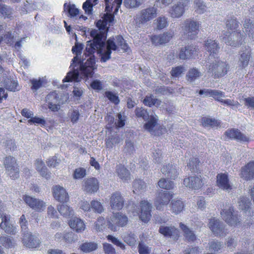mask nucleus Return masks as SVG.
<instances>
[{
  "instance_id": "1",
  "label": "nucleus",
  "mask_w": 254,
  "mask_h": 254,
  "mask_svg": "<svg viewBox=\"0 0 254 254\" xmlns=\"http://www.w3.org/2000/svg\"><path fill=\"white\" fill-rule=\"evenodd\" d=\"M102 24L101 20L98 21L97 23V27L99 29H92L90 31V34L93 40H89L86 42L85 54L88 56L91 55L97 51L98 53L102 55L101 61L106 62L111 58V50L116 51L117 49V46L113 39L110 38L106 41V49L104 50L107 33L105 25L100 26Z\"/></svg>"
},
{
  "instance_id": "2",
  "label": "nucleus",
  "mask_w": 254,
  "mask_h": 254,
  "mask_svg": "<svg viewBox=\"0 0 254 254\" xmlns=\"http://www.w3.org/2000/svg\"><path fill=\"white\" fill-rule=\"evenodd\" d=\"M157 8L154 6H149L141 10L136 16V23L139 26L152 20L157 15Z\"/></svg>"
},
{
  "instance_id": "3",
  "label": "nucleus",
  "mask_w": 254,
  "mask_h": 254,
  "mask_svg": "<svg viewBox=\"0 0 254 254\" xmlns=\"http://www.w3.org/2000/svg\"><path fill=\"white\" fill-rule=\"evenodd\" d=\"M84 52H85V51ZM84 55L85 56L84 60L88 56H89V58L85 63L83 62V58L82 60L79 59V61L77 62L80 64V72L81 74L86 77H91L93 74L94 66L95 64L96 58L95 56L93 55V54L88 56V55H85V53H84Z\"/></svg>"
},
{
  "instance_id": "4",
  "label": "nucleus",
  "mask_w": 254,
  "mask_h": 254,
  "mask_svg": "<svg viewBox=\"0 0 254 254\" xmlns=\"http://www.w3.org/2000/svg\"><path fill=\"white\" fill-rule=\"evenodd\" d=\"M245 37V35L242 34L241 32L227 31L222 36V40L227 45L236 47L242 45Z\"/></svg>"
},
{
  "instance_id": "5",
  "label": "nucleus",
  "mask_w": 254,
  "mask_h": 254,
  "mask_svg": "<svg viewBox=\"0 0 254 254\" xmlns=\"http://www.w3.org/2000/svg\"><path fill=\"white\" fill-rule=\"evenodd\" d=\"M128 222L127 216L121 213H113L107 221L108 228L115 232L119 229L120 227L126 226Z\"/></svg>"
},
{
  "instance_id": "6",
  "label": "nucleus",
  "mask_w": 254,
  "mask_h": 254,
  "mask_svg": "<svg viewBox=\"0 0 254 254\" xmlns=\"http://www.w3.org/2000/svg\"><path fill=\"white\" fill-rule=\"evenodd\" d=\"M98 0H87L84 2L82 5V8L85 13L90 14H91L93 6L97 3ZM107 3V8L111 9H115V11H118V8L122 3L123 0H106Z\"/></svg>"
},
{
  "instance_id": "7",
  "label": "nucleus",
  "mask_w": 254,
  "mask_h": 254,
  "mask_svg": "<svg viewBox=\"0 0 254 254\" xmlns=\"http://www.w3.org/2000/svg\"><path fill=\"white\" fill-rule=\"evenodd\" d=\"M229 68V65L226 62L215 61L209 65L208 72L212 73L214 78H218L225 75Z\"/></svg>"
},
{
  "instance_id": "8",
  "label": "nucleus",
  "mask_w": 254,
  "mask_h": 254,
  "mask_svg": "<svg viewBox=\"0 0 254 254\" xmlns=\"http://www.w3.org/2000/svg\"><path fill=\"white\" fill-rule=\"evenodd\" d=\"M3 165L11 179L15 180L19 177V170L14 157L11 156L6 157L3 161Z\"/></svg>"
},
{
  "instance_id": "9",
  "label": "nucleus",
  "mask_w": 254,
  "mask_h": 254,
  "mask_svg": "<svg viewBox=\"0 0 254 254\" xmlns=\"http://www.w3.org/2000/svg\"><path fill=\"white\" fill-rule=\"evenodd\" d=\"M200 24L198 22L191 19L184 21L182 30L187 38L192 39L198 33Z\"/></svg>"
},
{
  "instance_id": "10",
  "label": "nucleus",
  "mask_w": 254,
  "mask_h": 254,
  "mask_svg": "<svg viewBox=\"0 0 254 254\" xmlns=\"http://www.w3.org/2000/svg\"><path fill=\"white\" fill-rule=\"evenodd\" d=\"M221 215L223 220L229 225L235 226L241 222L240 217L234 211L232 207L222 210Z\"/></svg>"
},
{
  "instance_id": "11",
  "label": "nucleus",
  "mask_w": 254,
  "mask_h": 254,
  "mask_svg": "<svg viewBox=\"0 0 254 254\" xmlns=\"http://www.w3.org/2000/svg\"><path fill=\"white\" fill-rule=\"evenodd\" d=\"M64 8V11L68 14L67 16L76 23H79L81 20H85L87 19V17L83 15H79V9L73 4L65 3Z\"/></svg>"
},
{
  "instance_id": "12",
  "label": "nucleus",
  "mask_w": 254,
  "mask_h": 254,
  "mask_svg": "<svg viewBox=\"0 0 254 254\" xmlns=\"http://www.w3.org/2000/svg\"><path fill=\"white\" fill-rule=\"evenodd\" d=\"M177 2L174 3L169 10V13L172 18H179L185 12V7L187 5L189 0H176Z\"/></svg>"
},
{
  "instance_id": "13",
  "label": "nucleus",
  "mask_w": 254,
  "mask_h": 254,
  "mask_svg": "<svg viewBox=\"0 0 254 254\" xmlns=\"http://www.w3.org/2000/svg\"><path fill=\"white\" fill-rule=\"evenodd\" d=\"M172 197V195L166 191L159 192L154 203L156 209L163 210L164 207L168 204Z\"/></svg>"
},
{
  "instance_id": "14",
  "label": "nucleus",
  "mask_w": 254,
  "mask_h": 254,
  "mask_svg": "<svg viewBox=\"0 0 254 254\" xmlns=\"http://www.w3.org/2000/svg\"><path fill=\"white\" fill-rule=\"evenodd\" d=\"M22 242L25 246L29 249L39 247L41 241L37 235H32L31 233H24Z\"/></svg>"
},
{
  "instance_id": "15",
  "label": "nucleus",
  "mask_w": 254,
  "mask_h": 254,
  "mask_svg": "<svg viewBox=\"0 0 254 254\" xmlns=\"http://www.w3.org/2000/svg\"><path fill=\"white\" fill-rule=\"evenodd\" d=\"M209 227L216 236H225L226 230L224 229L223 222L218 219L213 218L210 220Z\"/></svg>"
},
{
  "instance_id": "16",
  "label": "nucleus",
  "mask_w": 254,
  "mask_h": 254,
  "mask_svg": "<svg viewBox=\"0 0 254 254\" xmlns=\"http://www.w3.org/2000/svg\"><path fill=\"white\" fill-rule=\"evenodd\" d=\"M225 134L229 138L241 143L248 142L250 141V138L242 133L238 129H228L225 131Z\"/></svg>"
},
{
  "instance_id": "17",
  "label": "nucleus",
  "mask_w": 254,
  "mask_h": 254,
  "mask_svg": "<svg viewBox=\"0 0 254 254\" xmlns=\"http://www.w3.org/2000/svg\"><path fill=\"white\" fill-rule=\"evenodd\" d=\"M205 180L201 178V176H192L185 178L184 180V184L190 188L194 190L200 189L204 184Z\"/></svg>"
},
{
  "instance_id": "18",
  "label": "nucleus",
  "mask_w": 254,
  "mask_h": 254,
  "mask_svg": "<svg viewBox=\"0 0 254 254\" xmlns=\"http://www.w3.org/2000/svg\"><path fill=\"white\" fill-rule=\"evenodd\" d=\"M0 228L6 233L14 235L16 233V228L10 222V217L3 214L0 221Z\"/></svg>"
},
{
  "instance_id": "19",
  "label": "nucleus",
  "mask_w": 254,
  "mask_h": 254,
  "mask_svg": "<svg viewBox=\"0 0 254 254\" xmlns=\"http://www.w3.org/2000/svg\"><path fill=\"white\" fill-rule=\"evenodd\" d=\"M22 198L27 205L36 211H40L45 207V203L43 201L29 195H24Z\"/></svg>"
},
{
  "instance_id": "20",
  "label": "nucleus",
  "mask_w": 254,
  "mask_h": 254,
  "mask_svg": "<svg viewBox=\"0 0 254 254\" xmlns=\"http://www.w3.org/2000/svg\"><path fill=\"white\" fill-rule=\"evenodd\" d=\"M110 206L113 210H120L123 207L124 200L119 192H115L112 194L110 197Z\"/></svg>"
},
{
  "instance_id": "21",
  "label": "nucleus",
  "mask_w": 254,
  "mask_h": 254,
  "mask_svg": "<svg viewBox=\"0 0 254 254\" xmlns=\"http://www.w3.org/2000/svg\"><path fill=\"white\" fill-rule=\"evenodd\" d=\"M238 61L239 66L242 68L246 67L251 58V51L249 47H245L240 52Z\"/></svg>"
},
{
  "instance_id": "22",
  "label": "nucleus",
  "mask_w": 254,
  "mask_h": 254,
  "mask_svg": "<svg viewBox=\"0 0 254 254\" xmlns=\"http://www.w3.org/2000/svg\"><path fill=\"white\" fill-rule=\"evenodd\" d=\"M152 208L151 204L146 200H142L140 202V219L146 222L149 221L151 217V209Z\"/></svg>"
},
{
  "instance_id": "23",
  "label": "nucleus",
  "mask_w": 254,
  "mask_h": 254,
  "mask_svg": "<svg viewBox=\"0 0 254 254\" xmlns=\"http://www.w3.org/2000/svg\"><path fill=\"white\" fill-rule=\"evenodd\" d=\"M83 187L86 192H95L99 189V183L96 178H88L84 181Z\"/></svg>"
},
{
  "instance_id": "24",
  "label": "nucleus",
  "mask_w": 254,
  "mask_h": 254,
  "mask_svg": "<svg viewBox=\"0 0 254 254\" xmlns=\"http://www.w3.org/2000/svg\"><path fill=\"white\" fill-rule=\"evenodd\" d=\"M161 171L166 177L170 179L175 180L179 175L177 166L170 164L163 166Z\"/></svg>"
},
{
  "instance_id": "25",
  "label": "nucleus",
  "mask_w": 254,
  "mask_h": 254,
  "mask_svg": "<svg viewBox=\"0 0 254 254\" xmlns=\"http://www.w3.org/2000/svg\"><path fill=\"white\" fill-rule=\"evenodd\" d=\"M53 194L55 198L60 202H66L68 199V194L62 187L55 186L53 188Z\"/></svg>"
},
{
  "instance_id": "26",
  "label": "nucleus",
  "mask_w": 254,
  "mask_h": 254,
  "mask_svg": "<svg viewBox=\"0 0 254 254\" xmlns=\"http://www.w3.org/2000/svg\"><path fill=\"white\" fill-rule=\"evenodd\" d=\"M217 186L223 190H230L232 187L230 184L228 175L226 174H218L216 176Z\"/></svg>"
},
{
  "instance_id": "27",
  "label": "nucleus",
  "mask_w": 254,
  "mask_h": 254,
  "mask_svg": "<svg viewBox=\"0 0 254 254\" xmlns=\"http://www.w3.org/2000/svg\"><path fill=\"white\" fill-rule=\"evenodd\" d=\"M242 177L246 180L254 178V161L250 162L243 167L241 173Z\"/></svg>"
},
{
  "instance_id": "28",
  "label": "nucleus",
  "mask_w": 254,
  "mask_h": 254,
  "mask_svg": "<svg viewBox=\"0 0 254 254\" xmlns=\"http://www.w3.org/2000/svg\"><path fill=\"white\" fill-rule=\"evenodd\" d=\"M173 36V32H168L162 34L152 36L151 40L152 43L156 45L165 44L171 40Z\"/></svg>"
},
{
  "instance_id": "29",
  "label": "nucleus",
  "mask_w": 254,
  "mask_h": 254,
  "mask_svg": "<svg viewBox=\"0 0 254 254\" xmlns=\"http://www.w3.org/2000/svg\"><path fill=\"white\" fill-rule=\"evenodd\" d=\"M196 54L195 48L192 46H188L181 49L179 56L182 60L192 58Z\"/></svg>"
},
{
  "instance_id": "30",
  "label": "nucleus",
  "mask_w": 254,
  "mask_h": 254,
  "mask_svg": "<svg viewBox=\"0 0 254 254\" xmlns=\"http://www.w3.org/2000/svg\"><path fill=\"white\" fill-rule=\"evenodd\" d=\"M159 231L165 237H172L174 239H178L179 237V231L174 227L161 226Z\"/></svg>"
},
{
  "instance_id": "31",
  "label": "nucleus",
  "mask_w": 254,
  "mask_h": 254,
  "mask_svg": "<svg viewBox=\"0 0 254 254\" xmlns=\"http://www.w3.org/2000/svg\"><path fill=\"white\" fill-rule=\"evenodd\" d=\"M180 227L183 231L184 236L186 241L191 243L196 240V236L192 230L182 223H180Z\"/></svg>"
},
{
  "instance_id": "32",
  "label": "nucleus",
  "mask_w": 254,
  "mask_h": 254,
  "mask_svg": "<svg viewBox=\"0 0 254 254\" xmlns=\"http://www.w3.org/2000/svg\"><path fill=\"white\" fill-rule=\"evenodd\" d=\"M69 225L72 229L78 233L82 232L85 227L83 221L77 217L72 218L69 222Z\"/></svg>"
},
{
  "instance_id": "33",
  "label": "nucleus",
  "mask_w": 254,
  "mask_h": 254,
  "mask_svg": "<svg viewBox=\"0 0 254 254\" xmlns=\"http://www.w3.org/2000/svg\"><path fill=\"white\" fill-rule=\"evenodd\" d=\"M201 75V72L198 69L194 67L191 68L189 70L186 74V79L188 82L192 83L198 79Z\"/></svg>"
},
{
  "instance_id": "34",
  "label": "nucleus",
  "mask_w": 254,
  "mask_h": 254,
  "mask_svg": "<svg viewBox=\"0 0 254 254\" xmlns=\"http://www.w3.org/2000/svg\"><path fill=\"white\" fill-rule=\"evenodd\" d=\"M206 50L210 53V56H213L218 52L219 47L215 40L208 39L205 44Z\"/></svg>"
},
{
  "instance_id": "35",
  "label": "nucleus",
  "mask_w": 254,
  "mask_h": 254,
  "mask_svg": "<svg viewBox=\"0 0 254 254\" xmlns=\"http://www.w3.org/2000/svg\"><path fill=\"white\" fill-rule=\"evenodd\" d=\"M243 27L245 29L246 34L254 41V23L251 19H246L243 23Z\"/></svg>"
},
{
  "instance_id": "36",
  "label": "nucleus",
  "mask_w": 254,
  "mask_h": 254,
  "mask_svg": "<svg viewBox=\"0 0 254 254\" xmlns=\"http://www.w3.org/2000/svg\"><path fill=\"white\" fill-rule=\"evenodd\" d=\"M84 48V45L81 43H75L74 46L72 48V52L76 55V56L72 60V63L71 64L70 67L73 66L74 64L79 61L78 56H80L82 51Z\"/></svg>"
},
{
  "instance_id": "37",
  "label": "nucleus",
  "mask_w": 254,
  "mask_h": 254,
  "mask_svg": "<svg viewBox=\"0 0 254 254\" xmlns=\"http://www.w3.org/2000/svg\"><path fill=\"white\" fill-rule=\"evenodd\" d=\"M172 212L178 214L182 211L184 208V203L181 199H173L170 204Z\"/></svg>"
},
{
  "instance_id": "38",
  "label": "nucleus",
  "mask_w": 254,
  "mask_h": 254,
  "mask_svg": "<svg viewBox=\"0 0 254 254\" xmlns=\"http://www.w3.org/2000/svg\"><path fill=\"white\" fill-rule=\"evenodd\" d=\"M35 166L36 170L40 172V174L46 178H49L50 177L51 173L48 172L47 168L45 166L44 162L40 160H37Z\"/></svg>"
},
{
  "instance_id": "39",
  "label": "nucleus",
  "mask_w": 254,
  "mask_h": 254,
  "mask_svg": "<svg viewBox=\"0 0 254 254\" xmlns=\"http://www.w3.org/2000/svg\"><path fill=\"white\" fill-rule=\"evenodd\" d=\"M2 84L4 88L10 91L14 92L16 90H19L18 88V84L17 81L10 78L5 79L3 81Z\"/></svg>"
},
{
  "instance_id": "40",
  "label": "nucleus",
  "mask_w": 254,
  "mask_h": 254,
  "mask_svg": "<svg viewBox=\"0 0 254 254\" xmlns=\"http://www.w3.org/2000/svg\"><path fill=\"white\" fill-rule=\"evenodd\" d=\"M116 172L122 180H127L129 178V172L124 165L119 164L117 166Z\"/></svg>"
},
{
  "instance_id": "41",
  "label": "nucleus",
  "mask_w": 254,
  "mask_h": 254,
  "mask_svg": "<svg viewBox=\"0 0 254 254\" xmlns=\"http://www.w3.org/2000/svg\"><path fill=\"white\" fill-rule=\"evenodd\" d=\"M79 71L77 69H74L72 71H69L67 73L66 76L63 79V82H70L74 81L78 82L79 81Z\"/></svg>"
},
{
  "instance_id": "42",
  "label": "nucleus",
  "mask_w": 254,
  "mask_h": 254,
  "mask_svg": "<svg viewBox=\"0 0 254 254\" xmlns=\"http://www.w3.org/2000/svg\"><path fill=\"white\" fill-rule=\"evenodd\" d=\"M143 103L145 105L150 107L152 106H158L161 104V101L155 98L152 95L146 96L143 100Z\"/></svg>"
},
{
  "instance_id": "43",
  "label": "nucleus",
  "mask_w": 254,
  "mask_h": 254,
  "mask_svg": "<svg viewBox=\"0 0 254 254\" xmlns=\"http://www.w3.org/2000/svg\"><path fill=\"white\" fill-rule=\"evenodd\" d=\"M201 123L204 127H215L219 126L220 122L215 119L209 118H203L201 119Z\"/></svg>"
},
{
  "instance_id": "44",
  "label": "nucleus",
  "mask_w": 254,
  "mask_h": 254,
  "mask_svg": "<svg viewBox=\"0 0 254 254\" xmlns=\"http://www.w3.org/2000/svg\"><path fill=\"white\" fill-rule=\"evenodd\" d=\"M59 212L64 217L70 216L73 215V210L71 208L65 204H62L58 206Z\"/></svg>"
},
{
  "instance_id": "45",
  "label": "nucleus",
  "mask_w": 254,
  "mask_h": 254,
  "mask_svg": "<svg viewBox=\"0 0 254 254\" xmlns=\"http://www.w3.org/2000/svg\"><path fill=\"white\" fill-rule=\"evenodd\" d=\"M143 0H124V5L128 9L136 8L141 5Z\"/></svg>"
},
{
  "instance_id": "46",
  "label": "nucleus",
  "mask_w": 254,
  "mask_h": 254,
  "mask_svg": "<svg viewBox=\"0 0 254 254\" xmlns=\"http://www.w3.org/2000/svg\"><path fill=\"white\" fill-rule=\"evenodd\" d=\"M194 5L195 11L198 13H203L206 11V5L202 0H194Z\"/></svg>"
},
{
  "instance_id": "47",
  "label": "nucleus",
  "mask_w": 254,
  "mask_h": 254,
  "mask_svg": "<svg viewBox=\"0 0 254 254\" xmlns=\"http://www.w3.org/2000/svg\"><path fill=\"white\" fill-rule=\"evenodd\" d=\"M121 140L119 136L109 137L106 141V147L108 149H112L114 145L118 144Z\"/></svg>"
},
{
  "instance_id": "48",
  "label": "nucleus",
  "mask_w": 254,
  "mask_h": 254,
  "mask_svg": "<svg viewBox=\"0 0 254 254\" xmlns=\"http://www.w3.org/2000/svg\"><path fill=\"white\" fill-rule=\"evenodd\" d=\"M160 188L165 190H170L174 188V184L173 181H168L165 179H161L158 183Z\"/></svg>"
},
{
  "instance_id": "49",
  "label": "nucleus",
  "mask_w": 254,
  "mask_h": 254,
  "mask_svg": "<svg viewBox=\"0 0 254 254\" xmlns=\"http://www.w3.org/2000/svg\"><path fill=\"white\" fill-rule=\"evenodd\" d=\"M226 27L230 29H235L239 26V22L234 16L228 17L226 21Z\"/></svg>"
},
{
  "instance_id": "50",
  "label": "nucleus",
  "mask_w": 254,
  "mask_h": 254,
  "mask_svg": "<svg viewBox=\"0 0 254 254\" xmlns=\"http://www.w3.org/2000/svg\"><path fill=\"white\" fill-rule=\"evenodd\" d=\"M239 206L240 209L247 212L250 207L251 202L249 199L245 197H240L239 201Z\"/></svg>"
},
{
  "instance_id": "51",
  "label": "nucleus",
  "mask_w": 254,
  "mask_h": 254,
  "mask_svg": "<svg viewBox=\"0 0 254 254\" xmlns=\"http://www.w3.org/2000/svg\"><path fill=\"white\" fill-rule=\"evenodd\" d=\"M46 101L48 104H58L60 103L59 97L56 91L50 93L46 97Z\"/></svg>"
},
{
  "instance_id": "52",
  "label": "nucleus",
  "mask_w": 254,
  "mask_h": 254,
  "mask_svg": "<svg viewBox=\"0 0 254 254\" xmlns=\"http://www.w3.org/2000/svg\"><path fill=\"white\" fill-rule=\"evenodd\" d=\"M135 114L137 117L142 118L144 121H147L150 116L146 110L142 108H136L135 110Z\"/></svg>"
},
{
  "instance_id": "53",
  "label": "nucleus",
  "mask_w": 254,
  "mask_h": 254,
  "mask_svg": "<svg viewBox=\"0 0 254 254\" xmlns=\"http://www.w3.org/2000/svg\"><path fill=\"white\" fill-rule=\"evenodd\" d=\"M68 117L72 124L76 123L79 118L80 113L77 109H71L68 113Z\"/></svg>"
},
{
  "instance_id": "54",
  "label": "nucleus",
  "mask_w": 254,
  "mask_h": 254,
  "mask_svg": "<svg viewBox=\"0 0 254 254\" xmlns=\"http://www.w3.org/2000/svg\"><path fill=\"white\" fill-rule=\"evenodd\" d=\"M156 124V119L152 116L149 117L148 122L144 125V128L149 132H151Z\"/></svg>"
},
{
  "instance_id": "55",
  "label": "nucleus",
  "mask_w": 254,
  "mask_h": 254,
  "mask_svg": "<svg viewBox=\"0 0 254 254\" xmlns=\"http://www.w3.org/2000/svg\"><path fill=\"white\" fill-rule=\"evenodd\" d=\"M116 45L121 47L124 51L127 52L128 51V47L125 40L122 36H117L116 37Z\"/></svg>"
},
{
  "instance_id": "56",
  "label": "nucleus",
  "mask_w": 254,
  "mask_h": 254,
  "mask_svg": "<svg viewBox=\"0 0 254 254\" xmlns=\"http://www.w3.org/2000/svg\"><path fill=\"white\" fill-rule=\"evenodd\" d=\"M81 250L85 253H89L97 249V245L93 243H85L80 246Z\"/></svg>"
},
{
  "instance_id": "57",
  "label": "nucleus",
  "mask_w": 254,
  "mask_h": 254,
  "mask_svg": "<svg viewBox=\"0 0 254 254\" xmlns=\"http://www.w3.org/2000/svg\"><path fill=\"white\" fill-rule=\"evenodd\" d=\"M124 239L125 242L130 246L134 245L136 242V236L131 232L125 234Z\"/></svg>"
},
{
  "instance_id": "58",
  "label": "nucleus",
  "mask_w": 254,
  "mask_h": 254,
  "mask_svg": "<svg viewBox=\"0 0 254 254\" xmlns=\"http://www.w3.org/2000/svg\"><path fill=\"white\" fill-rule=\"evenodd\" d=\"M157 28L158 29H162L166 27L168 25L167 18L165 16H159L156 19Z\"/></svg>"
},
{
  "instance_id": "59",
  "label": "nucleus",
  "mask_w": 254,
  "mask_h": 254,
  "mask_svg": "<svg viewBox=\"0 0 254 254\" xmlns=\"http://www.w3.org/2000/svg\"><path fill=\"white\" fill-rule=\"evenodd\" d=\"M19 224L21 227V231L22 232V235L24 233H29L28 229V221L26 219L24 215H22L19 218Z\"/></svg>"
},
{
  "instance_id": "60",
  "label": "nucleus",
  "mask_w": 254,
  "mask_h": 254,
  "mask_svg": "<svg viewBox=\"0 0 254 254\" xmlns=\"http://www.w3.org/2000/svg\"><path fill=\"white\" fill-rule=\"evenodd\" d=\"M105 96L112 103L117 105L120 102L119 97L111 91H106Z\"/></svg>"
},
{
  "instance_id": "61",
  "label": "nucleus",
  "mask_w": 254,
  "mask_h": 254,
  "mask_svg": "<svg viewBox=\"0 0 254 254\" xmlns=\"http://www.w3.org/2000/svg\"><path fill=\"white\" fill-rule=\"evenodd\" d=\"M91 210L98 213H102L104 210V208L101 203L97 200H92L91 202Z\"/></svg>"
},
{
  "instance_id": "62",
  "label": "nucleus",
  "mask_w": 254,
  "mask_h": 254,
  "mask_svg": "<svg viewBox=\"0 0 254 254\" xmlns=\"http://www.w3.org/2000/svg\"><path fill=\"white\" fill-rule=\"evenodd\" d=\"M30 81L32 84L31 89L33 91H36L42 87L43 81L40 78L39 79L33 78Z\"/></svg>"
},
{
  "instance_id": "63",
  "label": "nucleus",
  "mask_w": 254,
  "mask_h": 254,
  "mask_svg": "<svg viewBox=\"0 0 254 254\" xmlns=\"http://www.w3.org/2000/svg\"><path fill=\"white\" fill-rule=\"evenodd\" d=\"M108 227L107 224L106 225L105 219L102 217L98 218L97 220L95 223V227L97 231H102L103 229Z\"/></svg>"
},
{
  "instance_id": "64",
  "label": "nucleus",
  "mask_w": 254,
  "mask_h": 254,
  "mask_svg": "<svg viewBox=\"0 0 254 254\" xmlns=\"http://www.w3.org/2000/svg\"><path fill=\"white\" fill-rule=\"evenodd\" d=\"M199 161L196 158H192L190 160L189 163L188 164V168L192 171L195 172L197 170V167L199 163Z\"/></svg>"
}]
</instances>
